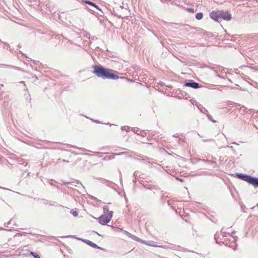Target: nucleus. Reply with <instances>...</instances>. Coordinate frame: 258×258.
I'll return each instance as SVG.
<instances>
[{
    "label": "nucleus",
    "mask_w": 258,
    "mask_h": 258,
    "mask_svg": "<svg viewBox=\"0 0 258 258\" xmlns=\"http://www.w3.org/2000/svg\"><path fill=\"white\" fill-rule=\"evenodd\" d=\"M124 233L126 234V235H127L129 237H130L133 240H135L136 241H139L140 242H142V240L140 238H139V237H138L137 236H136L133 234H132L126 231H124Z\"/></svg>",
    "instance_id": "obj_5"
},
{
    "label": "nucleus",
    "mask_w": 258,
    "mask_h": 258,
    "mask_svg": "<svg viewBox=\"0 0 258 258\" xmlns=\"http://www.w3.org/2000/svg\"><path fill=\"white\" fill-rule=\"evenodd\" d=\"M104 213L98 219L100 224L105 225L109 223L113 216V212L109 211L107 207H103Z\"/></svg>",
    "instance_id": "obj_3"
},
{
    "label": "nucleus",
    "mask_w": 258,
    "mask_h": 258,
    "mask_svg": "<svg viewBox=\"0 0 258 258\" xmlns=\"http://www.w3.org/2000/svg\"><path fill=\"white\" fill-rule=\"evenodd\" d=\"M237 177L239 179L246 181L254 186L258 187V178L252 177L250 175H244L243 174H237Z\"/></svg>",
    "instance_id": "obj_4"
},
{
    "label": "nucleus",
    "mask_w": 258,
    "mask_h": 258,
    "mask_svg": "<svg viewBox=\"0 0 258 258\" xmlns=\"http://www.w3.org/2000/svg\"><path fill=\"white\" fill-rule=\"evenodd\" d=\"M93 73L98 77L103 79H111L113 80L118 79V76L111 73L110 70L105 69L101 67L95 66Z\"/></svg>",
    "instance_id": "obj_1"
},
{
    "label": "nucleus",
    "mask_w": 258,
    "mask_h": 258,
    "mask_svg": "<svg viewBox=\"0 0 258 258\" xmlns=\"http://www.w3.org/2000/svg\"><path fill=\"white\" fill-rule=\"evenodd\" d=\"M72 214H73V215L74 216L76 217V216H78V212H77V211H73V212H72Z\"/></svg>",
    "instance_id": "obj_12"
},
{
    "label": "nucleus",
    "mask_w": 258,
    "mask_h": 258,
    "mask_svg": "<svg viewBox=\"0 0 258 258\" xmlns=\"http://www.w3.org/2000/svg\"><path fill=\"white\" fill-rule=\"evenodd\" d=\"M85 3L86 4H89V5H92V6H94L95 7H96L97 6L95 5V4H94V3L90 2V1H84Z\"/></svg>",
    "instance_id": "obj_10"
},
{
    "label": "nucleus",
    "mask_w": 258,
    "mask_h": 258,
    "mask_svg": "<svg viewBox=\"0 0 258 258\" xmlns=\"http://www.w3.org/2000/svg\"><path fill=\"white\" fill-rule=\"evenodd\" d=\"M185 85L187 87H190L195 89L198 88L199 87V84L196 82L186 83Z\"/></svg>",
    "instance_id": "obj_6"
},
{
    "label": "nucleus",
    "mask_w": 258,
    "mask_h": 258,
    "mask_svg": "<svg viewBox=\"0 0 258 258\" xmlns=\"http://www.w3.org/2000/svg\"><path fill=\"white\" fill-rule=\"evenodd\" d=\"M31 253L35 258H40L39 255L36 254V253L31 252Z\"/></svg>",
    "instance_id": "obj_11"
},
{
    "label": "nucleus",
    "mask_w": 258,
    "mask_h": 258,
    "mask_svg": "<svg viewBox=\"0 0 258 258\" xmlns=\"http://www.w3.org/2000/svg\"><path fill=\"white\" fill-rule=\"evenodd\" d=\"M210 17L216 21H218L219 19L230 21L232 18L231 15L228 11L223 10L212 11L210 14Z\"/></svg>",
    "instance_id": "obj_2"
},
{
    "label": "nucleus",
    "mask_w": 258,
    "mask_h": 258,
    "mask_svg": "<svg viewBox=\"0 0 258 258\" xmlns=\"http://www.w3.org/2000/svg\"><path fill=\"white\" fill-rule=\"evenodd\" d=\"M203 14L202 13H198L196 15V18L198 20H201L203 18Z\"/></svg>",
    "instance_id": "obj_8"
},
{
    "label": "nucleus",
    "mask_w": 258,
    "mask_h": 258,
    "mask_svg": "<svg viewBox=\"0 0 258 258\" xmlns=\"http://www.w3.org/2000/svg\"><path fill=\"white\" fill-rule=\"evenodd\" d=\"M89 245H90V246L93 247H95V248H96V247H98L97 246V245L94 243H93L92 241H90L89 240H87V241L86 242Z\"/></svg>",
    "instance_id": "obj_9"
},
{
    "label": "nucleus",
    "mask_w": 258,
    "mask_h": 258,
    "mask_svg": "<svg viewBox=\"0 0 258 258\" xmlns=\"http://www.w3.org/2000/svg\"><path fill=\"white\" fill-rule=\"evenodd\" d=\"M187 11H189V12L192 13H194V10L193 8H188L187 9Z\"/></svg>",
    "instance_id": "obj_13"
},
{
    "label": "nucleus",
    "mask_w": 258,
    "mask_h": 258,
    "mask_svg": "<svg viewBox=\"0 0 258 258\" xmlns=\"http://www.w3.org/2000/svg\"><path fill=\"white\" fill-rule=\"evenodd\" d=\"M141 243L154 247L157 246V245L155 244V242L153 241H146L142 240Z\"/></svg>",
    "instance_id": "obj_7"
}]
</instances>
